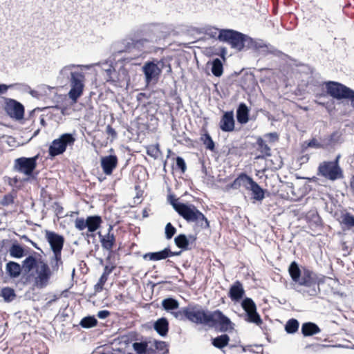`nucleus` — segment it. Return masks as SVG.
I'll return each instance as SVG.
<instances>
[{"instance_id": "nucleus-1", "label": "nucleus", "mask_w": 354, "mask_h": 354, "mask_svg": "<svg viewBox=\"0 0 354 354\" xmlns=\"http://www.w3.org/2000/svg\"><path fill=\"white\" fill-rule=\"evenodd\" d=\"M162 308L171 312L174 317L180 321L188 320L196 324L207 326L209 328H218L222 333L234 329V324L220 310L210 311L198 304H189L177 311L179 302L173 297H167L162 301Z\"/></svg>"}, {"instance_id": "nucleus-2", "label": "nucleus", "mask_w": 354, "mask_h": 354, "mask_svg": "<svg viewBox=\"0 0 354 354\" xmlns=\"http://www.w3.org/2000/svg\"><path fill=\"white\" fill-rule=\"evenodd\" d=\"M160 38L151 26H143L112 46L113 59L124 64L130 63L145 53L156 52L154 44Z\"/></svg>"}, {"instance_id": "nucleus-3", "label": "nucleus", "mask_w": 354, "mask_h": 354, "mask_svg": "<svg viewBox=\"0 0 354 354\" xmlns=\"http://www.w3.org/2000/svg\"><path fill=\"white\" fill-rule=\"evenodd\" d=\"M288 273L292 283L291 288L300 293L304 297H313L320 292V281L313 270L306 267L300 268L299 264L293 261L288 267Z\"/></svg>"}, {"instance_id": "nucleus-4", "label": "nucleus", "mask_w": 354, "mask_h": 354, "mask_svg": "<svg viewBox=\"0 0 354 354\" xmlns=\"http://www.w3.org/2000/svg\"><path fill=\"white\" fill-rule=\"evenodd\" d=\"M92 65L69 64L60 71V74L63 76L68 77L70 75L71 89L68 97L72 101L76 102L83 93L84 75L82 72L71 71V69L75 68L90 69Z\"/></svg>"}, {"instance_id": "nucleus-5", "label": "nucleus", "mask_w": 354, "mask_h": 354, "mask_svg": "<svg viewBox=\"0 0 354 354\" xmlns=\"http://www.w3.org/2000/svg\"><path fill=\"white\" fill-rule=\"evenodd\" d=\"M177 213L189 223H194L202 229L209 227L207 217L194 204L184 203Z\"/></svg>"}, {"instance_id": "nucleus-6", "label": "nucleus", "mask_w": 354, "mask_h": 354, "mask_svg": "<svg viewBox=\"0 0 354 354\" xmlns=\"http://www.w3.org/2000/svg\"><path fill=\"white\" fill-rule=\"evenodd\" d=\"M40 157V154L32 157H20L16 158L14 162V169L19 173L26 175L28 179H35L38 175V172H35L37 160Z\"/></svg>"}, {"instance_id": "nucleus-7", "label": "nucleus", "mask_w": 354, "mask_h": 354, "mask_svg": "<svg viewBox=\"0 0 354 354\" xmlns=\"http://www.w3.org/2000/svg\"><path fill=\"white\" fill-rule=\"evenodd\" d=\"M217 39L220 41L228 44L232 48L239 52L243 50V39L245 34L238 30L229 28H223L219 30Z\"/></svg>"}, {"instance_id": "nucleus-8", "label": "nucleus", "mask_w": 354, "mask_h": 354, "mask_svg": "<svg viewBox=\"0 0 354 354\" xmlns=\"http://www.w3.org/2000/svg\"><path fill=\"white\" fill-rule=\"evenodd\" d=\"M75 142L74 134L71 133H64L58 138L52 141L49 145L48 153V156L52 158L55 156L63 154L68 147L73 146Z\"/></svg>"}, {"instance_id": "nucleus-9", "label": "nucleus", "mask_w": 354, "mask_h": 354, "mask_svg": "<svg viewBox=\"0 0 354 354\" xmlns=\"http://www.w3.org/2000/svg\"><path fill=\"white\" fill-rule=\"evenodd\" d=\"M324 84L326 85V92L330 96L339 100L344 99L350 100L353 105L354 90L337 82L328 81L325 82Z\"/></svg>"}, {"instance_id": "nucleus-10", "label": "nucleus", "mask_w": 354, "mask_h": 354, "mask_svg": "<svg viewBox=\"0 0 354 354\" xmlns=\"http://www.w3.org/2000/svg\"><path fill=\"white\" fill-rule=\"evenodd\" d=\"M317 175L333 182L344 178L343 169L337 162H322L317 167Z\"/></svg>"}, {"instance_id": "nucleus-11", "label": "nucleus", "mask_w": 354, "mask_h": 354, "mask_svg": "<svg viewBox=\"0 0 354 354\" xmlns=\"http://www.w3.org/2000/svg\"><path fill=\"white\" fill-rule=\"evenodd\" d=\"M87 222L88 226H86V228L88 229V232L86 233L83 232L82 234L84 236L88 244L90 243V239H93L92 243L94 244V251L96 252L99 250L100 245L96 241L95 234H94V232L100 227L102 219L99 215L88 216H87ZM93 252V250H91L89 252V254L94 257L95 255Z\"/></svg>"}, {"instance_id": "nucleus-12", "label": "nucleus", "mask_w": 354, "mask_h": 354, "mask_svg": "<svg viewBox=\"0 0 354 354\" xmlns=\"http://www.w3.org/2000/svg\"><path fill=\"white\" fill-rule=\"evenodd\" d=\"M142 71L147 85L156 84L162 73V68L158 65V63H156L155 60L146 62L142 68Z\"/></svg>"}, {"instance_id": "nucleus-13", "label": "nucleus", "mask_w": 354, "mask_h": 354, "mask_svg": "<svg viewBox=\"0 0 354 354\" xmlns=\"http://www.w3.org/2000/svg\"><path fill=\"white\" fill-rule=\"evenodd\" d=\"M4 110L12 118L19 120L24 117V106L17 100L12 98H5Z\"/></svg>"}, {"instance_id": "nucleus-14", "label": "nucleus", "mask_w": 354, "mask_h": 354, "mask_svg": "<svg viewBox=\"0 0 354 354\" xmlns=\"http://www.w3.org/2000/svg\"><path fill=\"white\" fill-rule=\"evenodd\" d=\"M36 273L37 277L34 280V286L39 289L46 287L52 275V271L48 265L41 261L40 267L36 270Z\"/></svg>"}, {"instance_id": "nucleus-15", "label": "nucleus", "mask_w": 354, "mask_h": 354, "mask_svg": "<svg viewBox=\"0 0 354 354\" xmlns=\"http://www.w3.org/2000/svg\"><path fill=\"white\" fill-rule=\"evenodd\" d=\"M45 238L53 253H62L65 241L63 235L53 231L46 230Z\"/></svg>"}, {"instance_id": "nucleus-16", "label": "nucleus", "mask_w": 354, "mask_h": 354, "mask_svg": "<svg viewBox=\"0 0 354 354\" xmlns=\"http://www.w3.org/2000/svg\"><path fill=\"white\" fill-rule=\"evenodd\" d=\"M251 50L263 56H266L268 54L279 56L282 54V53L274 46L266 43L261 39H255Z\"/></svg>"}, {"instance_id": "nucleus-17", "label": "nucleus", "mask_w": 354, "mask_h": 354, "mask_svg": "<svg viewBox=\"0 0 354 354\" xmlns=\"http://www.w3.org/2000/svg\"><path fill=\"white\" fill-rule=\"evenodd\" d=\"M245 189L251 192V199L254 201L261 202L265 198L266 189L262 188L252 177Z\"/></svg>"}, {"instance_id": "nucleus-18", "label": "nucleus", "mask_w": 354, "mask_h": 354, "mask_svg": "<svg viewBox=\"0 0 354 354\" xmlns=\"http://www.w3.org/2000/svg\"><path fill=\"white\" fill-rule=\"evenodd\" d=\"M112 230L113 226L109 225L106 234L103 235L101 232L97 233L103 249L110 252H113V248L115 245V236Z\"/></svg>"}, {"instance_id": "nucleus-19", "label": "nucleus", "mask_w": 354, "mask_h": 354, "mask_svg": "<svg viewBox=\"0 0 354 354\" xmlns=\"http://www.w3.org/2000/svg\"><path fill=\"white\" fill-rule=\"evenodd\" d=\"M235 120L233 111H227L221 116L219 128L223 132H232L234 130Z\"/></svg>"}, {"instance_id": "nucleus-20", "label": "nucleus", "mask_w": 354, "mask_h": 354, "mask_svg": "<svg viewBox=\"0 0 354 354\" xmlns=\"http://www.w3.org/2000/svg\"><path fill=\"white\" fill-rule=\"evenodd\" d=\"M118 157L114 154L102 157L100 164L103 172L108 176L112 174L113 170L118 165Z\"/></svg>"}, {"instance_id": "nucleus-21", "label": "nucleus", "mask_w": 354, "mask_h": 354, "mask_svg": "<svg viewBox=\"0 0 354 354\" xmlns=\"http://www.w3.org/2000/svg\"><path fill=\"white\" fill-rule=\"evenodd\" d=\"M245 295L242 283L239 281H236L230 288L228 297L232 301L237 302L241 301Z\"/></svg>"}, {"instance_id": "nucleus-22", "label": "nucleus", "mask_w": 354, "mask_h": 354, "mask_svg": "<svg viewBox=\"0 0 354 354\" xmlns=\"http://www.w3.org/2000/svg\"><path fill=\"white\" fill-rule=\"evenodd\" d=\"M250 108L244 102H241L236 111V118L238 123L245 124L250 120Z\"/></svg>"}, {"instance_id": "nucleus-23", "label": "nucleus", "mask_w": 354, "mask_h": 354, "mask_svg": "<svg viewBox=\"0 0 354 354\" xmlns=\"http://www.w3.org/2000/svg\"><path fill=\"white\" fill-rule=\"evenodd\" d=\"M230 337L227 334H221L218 335L216 337H212L211 339L212 344L216 348L222 350V351L225 353V351L223 350L224 348L229 346L230 348L235 347V344H230Z\"/></svg>"}, {"instance_id": "nucleus-24", "label": "nucleus", "mask_w": 354, "mask_h": 354, "mask_svg": "<svg viewBox=\"0 0 354 354\" xmlns=\"http://www.w3.org/2000/svg\"><path fill=\"white\" fill-rule=\"evenodd\" d=\"M153 328L161 337H166L169 331V322L165 317H160L153 323Z\"/></svg>"}, {"instance_id": "nucleus-25", "label": "nucleus", "mask_w": 354, "mask_h": 354, "mask_svg": "<svg viewBox=\"0 0 354 354\" xmlns=\"http://www.w3.org/2000/svg\"><path fill=\"white\" fill-rule=\"evenodd\" d=\"M132 347L136 354H156V351L149 346L147 341L135 342Z\"/></svg>"}, {"instance_id": "nucleus-26", "label": "nucleus", "mask_w": 354, "mask_h": 354, "mask_svg": "<svg viewBox=\"0 0 354 354\" xmlns=\"http://www.w3.org/2000/svg\"><path fill=\"white\" fill-rule=\"evenodd\" d=\"M321 331L319 326L311 322H307L301 325V332L304 337H310L319 333Z\"/></svg>"}, {"instance_id": "nucleus-27", "label": "nucleus", "mask_w": 354, "mask_h": 354, "mask_svg": "<svg viewBox=\"0 0 354 354\" xmlns=\"http://www.w3.org/2000/svg\"><path fill=\"white\" fill-rule=\"evenodd\" d=\"M168 252V247H167L160 251L146 253L143 255V259L153 261L165 260L169 258Z\"/></svg>"}, {"instance_id": "nucleus-28", "label": "nucleus", "mask_w": 354, "mask_h": 354, "mask_svg": "<svg viewBox=\"0 0 354 354\" xmlns=\"http://www.w3.org/2000/svg\"><path fill=\"white\" fill-rule=\"evenodd\" d=\"M6 270L10 277L17 278L20 276L22 272V268L19 263L10 261L6 263Z\"/></svg>"}, {"instance_id": "nucleus-29", "label": "nucleus", "mask_w": 354, "mask_h": 354, "mask_svg": "<svg viewBox=\"0 0 354 354\" xmlns=\"http://www.w3.org/2000/svg\"><path fill=\"white\" fill-rule=\"evenodd\" d=\"M257 145L258 146L257 150L261 153L256 157L257 159H264L266 157L271 156L270 147L266 143L265 140L261 137H258L257 140Z\"/></svg>"}, {"instance_id": "nucleus-30", "label": "nucleus", "mask_w": 354, "mask_h": 354, "mask_svg": "<svg viewBox=\"0 0 354 354\" xmlns=\"http://www.w3.org/2000/svg\"><path fill=\"white\" fill-rule=\"evenodd\" d=\"M250 177L251 176L248 175L246 173L241 172L237 176V178H236L234 180V181L231 183L230 187L234 189H237L241 186H243L246 189V187L248 184Z\"/></svg>"}, {"instance_id": "nucleus-31", "label": "nucleus", "mask_w": 354, "mask_h": 354, "mask_svg": "<svg viewBox=\"0 0 354 354\" xmlns=\"http://www.w3.org/2000/svg\"><path fill=\"white\" fill-rule=\"evenodd\" d=\"M9 254L12 258L21 259L26 255V252L24 247L15 241L9 248Z\"/></svg>"}, {"instance_id": "nucleus-32", "label": "nucleus", "mask_w": 354, "mask_h": 354, "mask_svg": "<svg viewBox=\"0 0 354 354\" xmlns=\"http://www.w3.org/2000/svg\"><path fill=\"white\" fill-rule=\"evenodd\" d=\"M37 258L32 255H29L22 261L21 268L25 274H28L37 266Z\"/></svg>"}, {"instance_id": "nucleus-33", "label": "nucleus", "mask_w": 354, "mask_h": 354, "mask_svg": "<svg viewBox=\"0 0 354 354\" xmlns=\"http://www.w3.org/2000/svg\"><path fill=\"white\" fill-rule=\"evenodd\" d=\"M208 64L211 65V71L213 75L219 77L223 73V64L219 58H214Z\"/></svg>"}, {"instance_id": "nucleus-34", "label": "nucleus", "mask_w": 354, "mask_h": 354, "mask_svg": "<svg viewBox=\"0 0 354 354\" xmlns=\"http://www.w3.org/2000/svg\"><path fill=\"white\" fill-rule=\"evenodd\" d=\"M241 316L243 317L245 321L249 323H254L257 325H260L263 322L261 316L257 311V309L253 311L244 313Z\"/></svg>"}, {"instance_id": "nucleus-35", "label": "nucleus", "mask_w": 354, "mask_h": 354, "mask_svg": "<svg viewBox=\"0 0 354 354\" xmlns=\"http://www.w3.org/2000/svg\"><path fill=\"white\" fill-rule=\"evenodd\" d=\"M175 245L182 250H189L192 249L187 240V236L185 234H180L174 238Z\"/></svg>"}, {"instance_id": "nucleus-36", "label": "nucleus", "mask_w": 354, "mask_h": 354, "mask_svg": "<svg viewBox=\"0 0 354 354\" xmlns=\"http://www.w3.org/2000/svg\"><path fill=\"white\" fill-rule=\"evenodd\" d=\"M201 141L205 145L206 149H207L212 152L215 151V150H216L215 142L207 131H206L205 133H204L203 134L201 135Z\"/></svg>"}, {"instance_id": "nucleus-37", "label": "nucleus", "mask_w": 354, "mask_h": 354, "mask_svg": "<svg viewBox=\"0 0 354 354\" xmlns=\"http://www.w3.org/2000/svg\"><path fill=\"white\" fill-rule=\"evenodd\" d=\"M299 322L297 319H288L285 325V330L288 334H295L299 330Z\"/></svg>"}, {"instance_id": "nucleus-38", "label": "nucleus", "mask_w": 354, "mask_h": 354, "mask_svg": "<svg viewBox=\"0 0 354 354\" xmlns=\"http://www.w3.org/2000/svg\"><path fill=\"white\" fill-rule=\"evenodd\" d=\"M50 264L53 272H57L59 266L63 264L62 253H53V256L50 258Z\"/></svg>"}, {"instance_id": "nucleus-39", "label": "nucleus", "mask_w": 354, "mask_h": 354, "mask_svg": "<svg viewBox=\"0 0 354 354\" xmlns=\"http://www.w3.org/2000/svg\"><path fill=\"white\" fill-rule=\"evenodd\" d=\"M97 324V319L95 316L88 315L83 317L80 325L84 328H90L95 326Z\"/></svg>"}, {"instance_id": "nucleus-40", "label": "nucleus", "mask_w": 354, "mask_h": 354, "mask_svg": "<svg viewBox=\"0 0 354 354\" xmlns=\"http://www.w3.org/2000/svg\"><path fill=\"white\" fill-rule=\"evenodd\" d=\"M0 296L3 298L5 301L10 302L15 299L16 294L13 288L4 287L1 290Z\"/></svg>"}, {"instance_id": "nucleus-41", "label": "nucleus", "mask_w": 354, "mask_h": 354, "mask_svg": "<svg viewBox=\"0 0 354 354\" xmlns=\"http://www.w3.org/2000/svg\"><path fill=\"white\" fill-rule=\"evenodd\" d=\"M306 219L312 227H317L322 225V219L317 212H312L306 216Z\"/></svg>"}, {"instance_id": "nucleus-42", "label": "nucleus", "mask_w": 354, "mask_h": 354, "mask_svg": "<svg viewBox=\"0 0 354 354\" xmlns=\"http://www.w3.org/2000/svg\"><path fill=\"white\" fill-rule=\"evenodd\" d=\"M241 306L245 313L253 311L257 309V306L254 301L249 297H245L242 299Z\"/></svg>"}, {"instance_id": "nucleus-43", "label": "nucleus", "mask_w": 354, "mask_h": 354, "mask_svg": "<svg viewBox=\"0 0 354 354\" xmlns=\"http://www.w3.org/2000/svg\"><path fill=\"white\" fill-rule=\"evenodd\" d=\"M342 224L346 225L348 228L354 227V215L350 212H346L342 216Z\"/></svg>"}, {"instance_id": "nucleus-44", "label": "nucleus", "mask_w": 354, "mask_h": 354, "mask_svg": "<svg viewBox=\"0 0 354 354\" xmlns=\"http://www.w3.org/2000/svg\"><path fill=\"white\" fill-rule=\"evenodd\" d=\"M167 201L176 212H178L184 203L179 202L178 198H176L175 195L173 194H170L167 196Z\"/></svg>"}, {"instance_id": "nucleus-45", "label": "nucleus", "mask_w": 354, "mask_h": 354, "mask_svg": "<svg viewBox=\"0 0 354 354\" xmlns=\"http://www.w3.org/2000/svg\"><path fill=\"white\" fill-rule=\"evenodd\" d=\"M103 66H107V68L103 67V70L106 72V81L110 82L113 81L114 82V77L113 75L116 73L115 68L112 65H108L107 62L103 63Z\"/></svg>"}, {"instance_id": "nucleus-46", "label": "nucleus", "mask_w": 354, "mask_h": 354, "mask_svg": "<svg viewBox=\"0 0 354 354\" xmlns=\"http://www.w3.org/2000/svg\"><path fill=\"white\" fill-rule=\"evenodd\" d=\"M342 133L339 132V131H335L333 132L330 135L328 136L333 147H334L336 144L342 142Z\"/></svg>"}, {"instance_id": "nucleus-47", "label": "nucleus", "mask_w": 354, "mask_h": 354, "mask_svg": "<svg viewBox=\"0 0 354 354\" xmlns=\"http://www.w3.org/2000/svg\"><path fill=\"white\" fill-rule=\"evenodd\" d=\"M176 233V228L171 223H167L165 228V238L169 240L174 236Z\"/></svg>"}, {"instance_id": "nucleus-48", "label": "nucleus", "mask_w": 354, "mask_h": 354, "mask_svg": "<svg viewBox=\"0 0 354 354\" xmlns=\"http://www.w3.org/2000/svg\"><path fill=\"white\" fill-rule=\"evenodd\" d=\"M75 226L80 231L84 230L88 226L87 218L84 219L82 217H77L75 220Z\"/></svg>"}, {"instance_id": "nucleus-49", "label": "nucleus", "mask_w": 354, "mask_h": 354, "mask_svg": "<svg viewBox=\"0 0 354 354\" xmlns=\"http://www.w3.org/2000/svg\"><path fill=\"white\" fill-rule=\"evenodd\" d=\"M154 346L156 350L163 351L162 354H167L169 353V349L167 348V344L165 342L155 340L154 341Z\"/></svg>"}, {"instance_id": "nucleus-50", "label": "nucleus", "mask_w": 354, "mask_h": 354, "mask_svg": "<svg viewBox=\"0 0 354 354\" xmlns=\"http://www.w3.org/2000/svg\"><path fill=\"white\" fill-rule=\"evenodd\" d=\"M176 166L181 173L184 174L187 169V165L185 160L181 156H177L176 158Z\"/></svg>"}, {"instance_id": "nucleus-51", "label": "nucleus", "mask_w": 354, "mask_h": 354, "mask_svg": "<svg viewBox=\"0 0 354 354\" xmlns=\"http://www.w3.org/2000/svg\"><path fill=\"white\" fill-rule=\"evenodd\" d=\"M243 50H251L252 48L253 43L255 39L250 37L249 35L245 34V39H243Z\"/></svg>"}, {"instance_id": "nucleus-52", "label": "nucleus", "mask_w": 354, "mask_h": 354, "mask_svg": "<svg viewBox=\"0 0 354 354\" xmlns=\"http://www.w3.org/2000/svg\"><path fill=\"white\" fill-rule=\"evenodd\" d=\"M14 203V196L11 194H7L3 196L0 204L3 206H8Z\"/></svg>"}, {"instance_id": "nucleus-53", "label": "nucleus", "mask_w": 354, "mask_h": 354, "mask_svg": "<svg viewBox=\"0 0 354 354\" xmlns=\"http://www.w3.org/2000/svg\"><path fill=\"white\" fill-rule=\"evenodd\" d=\"M108 278L103 275H101L97 283L95 285V292H100L103 289L104 283L106 282Z\"/></svg>"}, {"instance_id": "nucleus-54", "label": "nucleus", "mask_w": 354, "mask_h": 354, "mask_svg": "<svg viewBox=\"0 0 354 354\" xmlns=\"http://www.w3.org/2000/svg\"><path fill=\"white\" fill-rule=\"evenodd\" d=\"M255 347V350H254L252 348V346H248L247 347H242V350L243 351L245 352V351H250V352H252V353H260V354H263V347L261 345H255L254 346Z\"/></svg>"}, {"instance_id": "nucleus-55", "label": "nucleus", "mask_w": 354, "mask_h": 354, "mask_svg": "<svg viewBox=\"0 0 354 354\" xmlns=\"http://www.w3.org/2000/svg\"><path fill=\"white\" fill-rule=\"evenodd\" d=\"M215 27L208 26L205 28V34L209 36L210 37L215 38L217 34V32L220 30Z\"/></svg>"}, {"instance_id": "nucleus-56", "label": "nucleus", "mask_w": 354, "mask_h": 354, "mask_svg": "<svg viewBox=\"0 0 354 354\" xmlns=\"http://www.w3.org/2000/svg\"><path fill=\"white\" fill-rule=\"evenodd\" d=\"M307 146L313 149H322L320 140H318L315 138H312L308 142Z\"/></svg>"}, {"instance_id": "nucleus-57", "label": "nucleus", "mask_w": 354, "mask_h": 354, "mask_svg": "<svg viewBox=\"0 0 354 354\" xmlns=\"http://www.w3.org/2000/svg\"><path fill=\"white\" fill-rule=\"evenodd\" d=\"M319 140L322 149H326L333 147L328 136L320 138Z\"/></svg>"}, {"instance_id": "nucleus-58", "label": "nucleus", "mask_w": 354, "mask_h": 354, "mask_svg": "<svg viewBox=\"0 0 354 354\" xmlns=\"http://www.w3.org/2000/svg\"><path fill=\"white\" fill-rule=\"evenodd\" d=\"M160 150L158 146L147 149V154L151 157L157 158Z\"/></svg>"}, {"instance_id": "nucleus-59", "label": "nucleus", "mask_w": 354, "mask_h": 354, "mask_svg": "<svg viewBox=\"0 0 354 354\" xmlns=\"http://www.w3.org/2000/svg\"><path fill=\"white\" fill-rule=\"evenodd\" d=\"M115 268V266H109V265H106L104 268V271L102 275H105V277L108 278L109 275L113 271Z\"/></svg>"}, {"instance_id": "nucleus-60", "label": "nucleus", "mask_w": 354, "mask_h": 354, "mask_svg": "<svg viewBox=\"0 0 354 354\" xmlns=\"http://www.w3.org/2000/svg\"><path fill=\"white\" fill-rule=\"evenodd\" d=\"M111 315V312L108 310H102L97 313V317L101 319L107 318Z\"/></svg>"}, {"instance_id": "nucleus-61", "label": "nucleus", "mask_w": 354, "mask_h": 354, "mask_svg": "<svg viewBox=\"0 0 354 354\" xmlns=\"http://www.w3.org/2000/svg\"><path fill=\"white\" fill-rule=\"evenodd\" d=\"M265 136L268 138L270 141L272 142H274L279 139V135L276 132L268 133L266 134Z\"/></svg>"}, {"instance_id": "nucleus-62", "label": "nucleus", "mask_w": 354, "mask_h": 354, "mask_svg": "<svg viewBox=\"0 0 354 354\" xmlns=\"http://www.w3.org/2000/svg\"><path fill=\"white\" fill-rule=\"evenodd\" d=\"M14 84L7 85L6 84L0 83V95L5 94L9 88H12Z\"/></svg>"}, {"instance_id": "nucleus-63", "label": "nucleus", "mask_w": 354, "mask_h": 354, "mask_svg": "<svg viewBox=\"0 0 354 354\" xmlns=\"http://www.w3.org/2000/svg\"><path fill=\"white\" fill-rule=\"evenodd\" d=\"M106 133L112 137H115L117 136L115 130L111 125H108L106 127Z\"/></svg>"}, {"instance_id": "nucleus-64", "label": "nucleus", "mask_w": 354, "mask_h": 354, "mask_svg": "<svg viewBox=\"0 0 354 354\" xmlns=\"http://www.w3.org/2000/svg\"><path fill=\"white\" fill-rule=\"evenodd\" d=\"M53 207L55 208L57 214H61L62 213L63 207L58 202L54 203Z\"/></svg>"}]
</instances>
